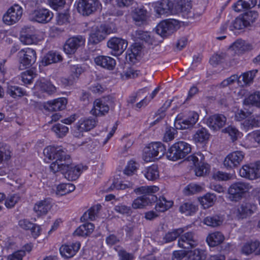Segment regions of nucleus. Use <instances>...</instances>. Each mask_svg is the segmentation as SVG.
Returning a JSON list of instances; mask_svg holds the SVG:
<instances>
[{"label": "nucleus", "instance_id": "25", "mask_svg": "<svg viewBox=\"0 0 260 260\" xmlns=\"http://www.w3.org/2000/svg\"><path fill=\"white\" fill-rule=\"evenodd\" d=\"M155 12L159 16L173 15L175 12L173 10V4L169 0H161L154 4Z\"/></svg>", "mask_w": 260, "mask_h": 260}, {"label": "nucleus", "instance_id": "35", "mask_svg": "<svg viewBox=\"0 0 260 260\" xmlns=\"http://www.w3.org/2000/svg\"><path fill=\"white\" fill-rule=\"evenodd\" d=\"M210 134L204 127L198 129L192 136V140L196 144L206 143L210 138Z\"/></svg>", "mask_w": 260, "mask_h": 260}, {"label": "nucleus", "instance_id": "14", "mask_svg": "<svg viewBox=\"0 0 260 260\" xmlns=\"http://www.w3.org/2000/svg\"><path fill=\"white\" fill-rule=\"evenodd\" d=\"M97 123V120L91 117L81 118L76 124V129L74 132V136L77 138L82 137V133L92 129L95 127Z\"/></svg>", "mask_w": 260, "mask_h": 260}, {"label": "nucleus", "instance_id": "11", "mask_svg": "<svg viewBox=\"0 0 260 260\" xmlns=\"http://www.w3.org/2000/svg\"><path fill=\"white\" fill-rule=\"evenodd\" d=\"M23 13V8L17 4L10 7L3 16V22L8 25L17 23L21 18Z\"/></svg>", "mask_w": 260, "mask_h": 260}, {"label": "nucleus", "instance_id": "34", "mask_svg": "<svg viewBox=\"0 0 260 260\" xmlns=\"http://www.w3.org/2000/svg\"><path fill=\"white\" fill-rule=\"evenodd\" d=\"M157 200L156 196H143L136 199L133 202L132 207L134 209H141L151 205Z\"/></svg>", "mask_w": 260, "mask_h": 260}, {"label": "nucleus", "instance_id": "48", "mask_svg": "<svg viewBox=\"0 0 260 260\" xmlns=\"http://www.w3.org/2000/svg\"><path fill=\"white\" fill-rule=\"evenodd\" d=\"M259 246V242L258 241H251L245 243L241 249L242 253L245 255H250L254 253L256 255V250Z\"/></svg>", "mask_w": 260, "mask_h": 260}, {"label": "nucleus", "instance_id": "55", "mask_svg": "<svg viewBox=\"0 0 260 260\" xmlns=\"http://www.w3.org/2000/svg\"><path fill=\"white\" fill-rule=\"evenodd\" d=\"M51 129L58 138L64 137L69 132L68 127L60 123L54 125Z\"/></svg>", "mask_w": 260, "mask_h": 260}, {"label": "nucleus", "instance_id": "29", "mask_svg": "<svg viewBox=\"0 0 260 260\" xmlns=\"http://www.w3.org/2000/svg\"><path fill=\"white\" fill-rule=\"evenodd\" d=\"M252 49V45L246 41L238 39L233 43L229 48L232 53L240 55Z\"/></svg>", "mask_w": 260, "mask_h": 260}, {"label": "nucleus", "instance_id": "23", "mask_svg": "<svg viewBox=\"0 0 260 260\" xmlns=\"http://www.w3.org/2000/svg\"><path fill=\"white\" fill-rule=\"evenodd\" d=\"M197 241L194 239V234L192 232L183 233L179 237L178 240V246L179 247L189 249L197 246Z\"/></svg>", "mask_w": 260, "mask_h": 260}, {"label": "nucleus", "instance_id": "49", "mask_svg": "<svg viewBox=\"0 0 260 260\" xmlns=\"http://www.w3.org/2000/svg\"><path fill=\"white\" fill-rule=\"evenodd\" d=\"M243 125L247 129L260 126V115H252L246 119Z\"/></svg>", "mask_w": 260, "mask_h": 260}, {"label": "nucleus", "instance_id": "27", "mask_svg": "<svg viewBox=\"0 0 260 260\" xmlns=\"http://www.w3.org/2000/svg\"><path fill=\"white\" fill-rule=\"evenodd\" d=\"M226 118L222 114H214L210 116L207 120V126L212 130L217 131L226 124Z\"/></svg>", "mask_w": 260, "mask_h": 260}, {"label": "nucleus", "instance_id": "59", "mask_svg": "<svg viewBox=\"0 0 260 260\" xmlns=\"http://www.w3.org/2000/svg\"><path fill=\"white\" fill-rule=\"evenodd\" d=\"M222 133H228L231 137L233 141L236 140L238 138L241 137L242 134L235 127L229 126L222 130Z\"/></svg>", "mask_w": 260, "mask_h": 260}, {"label": "nucleus", "instance_id": "1", "mask_svg": "<svg viewBox=\"0 0 260 260\" xmlns=\"http://www.w3.org/2000/svg\"><path fill=\"white\" fill-rule=\"evenodd\" d=\"M44 161L49 163L51 160H55L50 165V170L53 173L59 170H64L68 167L63 164L64 161L69 160V155L60 146H48L43 151Z\"/></svg>", "mask_w": 260, "mask_h": 260}, {"label": "nucleus", "instance_id": "46", "mask_svg": "<svg viewBox=\"0 0 260 260\" xmlns=\"http://www.w3.org/2000/svg\"><path fill=\"white\" fill-rule=\"evenodd\" d=\"M143 173L145 178L148 180L153 181L159 178L158 167L154 165L146 168Z\"/></svg>", "mask_w": 260, "mask_h": 260}, {"label": "nucleus", "instance_id": "53", "mask_svg": "<svg viewBox=\"0 0 260 260\" xmlns=\"http://www.w3.org/2000/svg\"><path fill=\"white\" fill-rule=\"evenodd\" d=\"M235 84L241 86L242 85V81L240 80V77L237 74L231 75L230 77L224 80L220 84L221 86L226 87L231 86Z\"/></svg>", "mask_w": 260, "mask_h": 260}, {"label": "nucleus", "instance_id": "6", "mask_svg": "<svg viewBox=\"0 0 260 260\" xmlns=\"http://www.w3.org/2000/svg\"><path fill=\"white\" fill-rule=\"evenodd\" d=\"M166 152L165 146L160 142H152L144 148L143 159L146 162L154 161L162 157Z\"/></svg>", "mask_w": 260, "mask_h": 260}, {"label": "nucleus", "instance_id": "61", "mask_svg": "<svg viewBox=\"0 0 260 260\" xmlns=\"http://www.w3.org/2000/svg\"><path fill=\"white\" fill-rule=\"evenodd\" d=\"M213 178L217 181H228L234 179L235 175L222 171H217L213 175Z\"/></svg>", "mask_w": 260, "mask_h": 260}, {"label": "nucleus", "instance_id": "9", "mask_svg": "<svg viewBox=\"0 0 260 260\" xmlns=\"http://www.w3.org/2000/svg\"><path fill=\"white\" fill-rule=\"evenodd\" d=\"M245 157L244 152L240 150L233 151L224 157L222 165L227 170H233L239 167Z\"/></svg>", "mask_w": 260, "mask_h": 260}, {"label": "nucleus", "instance_id": "16", "mask_svg": "<svg viewBox=\"0 0 260 260\" xmlns=\"http://www.w3.org/2000/svg\"><path fill=\"white\" fill-rule=\"evenodd\" d=\"M101 9L102 4L99 0H79L77 5L78 12L83 15H89Z\"/></svg>", "mask_w": 260, "mask_h": 260}, {"label": "nucleus", "instance_id": "4", "mask_svg": "<svg viewBox=\"0 0 260 260\" xmlns=\"http://www.w3.org/2000/svg\"><path fill=\"white\" fill-rule=\"evenodd\" d=\"M257 14L255 12H250L244 15L242 17H238L234 21L228 24H223L221 27V31L224 32L229 27L231 31L240 30L250 25L257 18Z\"/></svg>", "mask_w": 260, "mask_h": 260}, {"label": "nucleus", "instance_id": "24", "mask_svg": "<svg viewBox=\"0 0 260 260\" xmlns=\"http://www.w3.org/2000/svg\"><path fill=\"white\" fill-rule=\"evenodd\" d=\"M34 93L38 97H41V94L46 92L48 94H52L55 92L56 88L49 81L42 79L38 81L34 86Z\"/></svg>", "mask_w": 260, "mask_h": 260}, {"label": "nucleus", "instance_id": "22", "mask_svg": "<svg viewBox=\"0 0 260 260\" xmlns=\"http://www.w3.org/2000/svg\"><path fill=\"white\" fill-rule=\"evenodd\" d=\"M85 41L81 36L69 38L63 46V50L67 54H73L79 47L84 45Z\"/></svg>", "mask_w": 260, "mask_h": 260}, {"label": "nucleus", "instance_id": "42", "mask_svg": "<svg viewBox=\"0 0 260 260\" xmlns=\"http://www.w3.org/2000/svg\"><path fill=\"white\" fill-rule=\"evenodd\" d=\"M75 189V186L72 183H60L56 187L55 193L62 196L68 194Z\"/></svg>", "mask_w": 260, "mask_h": 260}, {"label": "nucleus", "instance_id": "64", "mask_svg": "<svg viewBox=\"0 0 260 260\" xmlns=\"http://www.w3.org/2000/svg\"><path fill=\"white\" fill-rule=\"evenodd\" d=\"M126 79L136 78L143 76L142 72L134 68H129L124 73Z\"/></svg>", "mask_w": 260, "mask_h": 260}, {"label": "nucleus", "instance_id": "51", "mask_svg": "<svg viewBox=\"0 0 260 260\" xmlns=\"http://www.w3.org/2000/svg\"><path fill=\"white\" fill-rule=\"evenodd\" d=\"M197 210V207L190 202L182 204L179 208L180 212L186 215H191L194 214Z\"/></svg>", "mask_w": 260, "mask_h": 260}, {"label": "nucleus", "instance_id": "43", "mask_svg": "<svg viewBox=\"0 0 260 260\" xmlns=\"http://www.w3.org/2000/svg\"><path fill=\"white\" fill-rule=\"evenodd\" d=\"M216 200V197L214 193H207L199 198V201L204 208H208L212 206Z\"/></svg>", "mask_w": 260, "mask_h": 260}, {"label": "nucleus", "instance_id": "8", "mask_svg": "<svg viewBox=\"0 0 260 260\" xmlns=\"http://www.w3.org/2000/svg\"><path fill=\"white\" fill-rule=\"evenodd\" d=\"M112 32L113 29L110 24H102L93 26L89 35V42L92 44H98Z\"/></svg>", "mask_w": 260, "mask_h": 260}, {"label": "nucleus", "instance_id": "58", "mask_svg": "<svg viewBox=\"0 0 260 260\" xmlns=\"http://www.w3.org/2000/svg\"><path fill=\"white\" fill-rule=\"evenodd\" d=\"M36 76V72L30 69L23 72L21 74V81L24 84H30L31 83L32 80Z\"/></svg>", "mask_w": 260, "mask_h": 260}, {"label": "nucleus", "instance_id": "44", "mask_svg": "<svg viewBox=\"0 0 260 260\" xmlns=\"http://www.w3.org/2000/svg\"><path fill=\"white\" fill-rule=\"evenodd\" d=\"M224 221V218L222 216L214 215L207 216L204 219L203 223L210 226L217 227L221 225Z\"/></svg>", "mask_w": 260, "mask_h": 260}, {"label": "nucleus", "instance_id": "5", "mask_svg": "<svg viewBox=\"0 0 260 260\" xmlns=\"http://www.w3.org/2000/svg\"><path fill=\"white\" fill-rule=\"evenodd\" d=\"M199 114L194 111L181 113L176 116L174 126L176 129H186L192 128L198 121Z\"/></svg>", "mask_w": 260, "mask_h": 260}, {"label": "nucleus", "instance_id": "7", "mask_svg": "<svg viewBox=\"0 0 260 260\" xmlns=\"http://www.w3.org/2000/svg\"><path fill=\"white\" fill-rule=\"evenodd\" d=\"M205 157L201 153H194L187 157V160L194 167V172L197 176H203L208 173L210 166L205 162Z\"/></svg>", "mask_w": 260, "mask_h": 260}, {"label": "nucleus", "instance_id": "12", "mask_svg": "<svg viewBox=\"0 0 260 260\" xmlns=\"http://www.w3.org/2000/svg\"><path fill=\"white\" fill-rule=\"evenodd\" d=\"M239 173L241 177L250 180L259 178L260 160L243 165Z\"/></svg>", "mask_w": 260, "mask_h": 260}, {"label": "nucleus", "instance_id": "63", "mask_svg": "<svg viewBox=\"0 0 260 260\" xmlns=\"http://www.w3.org/2000/svg\"><path fill=\"white\" fill-rule=\"evenodd\" d=\"M146 11L144 9H137L133 14V18L136 22L144 21L146 20Z\"/></svg>", "mask_w": 260, "mask_h": 260}, {"label": "nucleus", "instance_id": "2", "mask_svg": "<svg viewBox=\"0 0 260 260\" xmlns=\"http://www.w3.org/2000/svg\"><path fill=\"white\" fill-rule=\"evenodd\" d=\"M191 146L188 143L179 141L174 143L168 149L166 157L172 161H177L185 157L191 151Z\"/></svg>", "mask_w": 260, "mask_h": 260}, {"label": "nucleus", "instance_id": "37", "mask_svg": "<svg viewBox=\"0 0 260 260\" xmlns=\"http://www.w3.org/2000/svg\"><path fill=\"white\" fill-rule=\"evenodd\" d=\"M224 235L219 232H215L209 234L206 238V241L210 247H215L224 240Z\"/></svg>", "mask_w": 260, "mask_h": 260}, {"label": "nucleus", "instance_id": "39", "mask_svg": "<svg viewBox=\"0 0 260 260\" xmlns=\"http://www.w3.org/2000/svg\"><path fill=\"white\" fill-rule=\"evenodd\" d=\"M62 60V57L58 53L49 52L42 59L40 66H46L50 64L59 62Z\"/></svg>", "mask_w": 260, "mask_h": 260}, {"label": "nucleus", "instance_id": "50", "mask_svg": "<svg viewBox=\"0 0 260 260\" xmlns=\"http://www.w3.org/2000/svg\"><path fill=\"white\" fill-rule=\"evenodd\" d=\"M257 73V70H252L245 72L239 77L242 78V85L241 86L250 85L253 82V79Z\"/></svg>", "mask_w": 260, "mask_h": 260}, {"label": "nucleus", "instance_id": "30", "mask_svg": "<svg viewBox=\"0 0 260 260\" xmlns=\"http://www.w3.org/2000/svg\"><path fill=\"white\" fill-rule=\"evenodd\" d=\"M84 71L85 69L79 64L71 66L70 67L69 76L68 78L62 79L61 82L65 85H72Z\"/></svg>", "mask_w": 260, "mask_h": 260}, {"label": "nucleus", "instance_id": "41", "mask_svg": "<svg viewBox=\"0 0 260 260\" xmlns=\"http://www.w3.org/2000/svg\"><path fill=\"white\" fill-rule=\"evenodd\" d=\"M256 4V0H239L233 6V9L236 12H239L251 9Z\"/></svg>", "mask_w": 260, "mask_h": 260}, {"label": "nucleus", "instance_id": "31", "mask_svg": "<svg viewBox=\"0 0 260 260\" xmlns=\"http://www.w3.org/2000/svg\"><path fill=\"white\" fill-rule=\"evenodd\" d=\"M95 64L105 69L112 71L114 69L116 61L113 58L105 55H99L94 58Z\"/></svg>", "mask_w": 260, "mask_h": 260}, {"label": "nucleus", "instance_id": "19", "mask_svg": "<svg viewBox=\"0 0 260 260\" xmlns=\"http://www.w3.org/2000/svg\"><path fill=\"white\" fill-rule=\"evenodd\" d=\"M128 43L126 40L117 37L111 38L107 42V46L113 52V55H120L126 49Z\"/></svg>", "mask_w": 260, "mask_h": 260}, {"label": "nucleus", "instance_id": "13", "mask_svg": "<svg viewBox=\"0 0 260 260\" xmlns=\"http://www.w3.org/2000/svg\"><path fill=\"white\" fill-rule=\"evenodd\" d=\"M180 27V22L176 19H167L160 22L156 27V31L161 37H166Z\"/></svg>", "mask_w": 260, "mask_h": 260}, {"label": "nucleus", "instance_id": "3", "mask_svg": "<svg viewBox=\"0 0 260 260\" xmlns=\"http://www.w3.org/2000/svg\"><path fill=\"white\" fill-rule=\"evenodd\" d=\"M251 186L245 182H237L232 184L228 189L226 198L232 202H239L249 193Z\"/></svg>", "mask_w": 260, "mask_h": 260}, {"label": "nucleus", "instance_id": "60", "mask_svg": "<svg viewBox=\"0 0 260 260\" xmlns=\"http://www.w3.org/2000/svg\"><path fill=\"white\" fill-rule=\"evenodd\" d=\"M205 251L199 248H197L193 251H190L189 254L191 260H204L206 258Z\"/></svg>", "mask_w": 260, "mask_h": 260}, {"label": "nucleus", "instance_id": "20", "mask_svg": "<svg viewBox=\"0 0 260 260\" xmlns=\"http://www.w3.org/2000/svg\"><path fill=\"white\" fill-rule=\"evenodd\" d=\"M52 200L45 198L35 203L33 211L38 217H42L46 215L52 208Z\"/></svg>", "mask_w": 260, "mask_h": 260}, {"label": "nucleus", "instance_id": "56", "mask_svg": "<svg viewBox=\"0 0 260 260\" xmlns=\"http://www.w3.org/2000/svg\"><path fill=\"white\" fill-rule=\"evenodd\" d=\"M242 145L246 148L257 147L256 142L253 132L247 135L243 140Z\"/></svg>", "mask_w": 260, "mask_h": 260}, {"label": "nucleus", "instance_id": "40", "mask_svg": "<svg viewBox=\"0 0 260 260\" xmlns=\"http://www.w3.org/2000/svg\"><path fill=\"white\" fill-rule=\"evenodd\" d=\"M177 8L184 17L188 18L192 9L191 0H180Z\"/></svg>", "mask_w": 260, "mask_h": 260}, {"label": "nucleus", "instance_id": "26", "mask_svg": "<svg viewBox=\"0 0 260 260\" xmlns=\"http://www.w3.org/2000/svg\"><path fill=\"white\" fill-rule=\"evenodd\" d=\"M81 244L79 242L64 244L59 248V252L62 257L70 258L73 257L79 251Z\"/></svg>", "mask_w": 260, "mask_h": 260}, {"label": "nucleus", "instance_id": "47", "mask_svg": "<svg viewBox=\"0 0 260 260\" xmlns=\"http://www.w3.org/2000/svg\"><path fill=\"white\" fill-rule=\"evenodd\" d=\"M159 190V188L157 186H144L135 189V192L139 194H144V196L150 197L154 196L153 194L158 192Z\"/></svg>", "mask_w": 260, "mask_h": 260}, {"label": "nucleus", "instance_id": "17", "mask_svg": "<svg viewBox=\"0 0 260 260\" xmlns=\"http://www.w3.org/2000/svg\"><path fill=\"white\" fill-rule=\"evenodd\" d=\"M53 17V13L43 7L37 8L29 14V18L31 21L44 24L50 22Z\"/></svg>", "mask_w": 260, "mask_h": 260}, {"label": "nucleus", "instance_id": "54", "mask_svg": "<svg viewBox=\"0 0 260 260\" xmlns=\"http://www.w3.org/2000/svg\"><path fill=\"white\" fill-rule=\"evenodd\" d=\"M184 232L183 228H179L175 229L172 231L168 232L165 236L164 239L166 243H168L175 240L177 237H179L181 234Z\"/></svg>", "mask_w": 260, "mask_h": 260}, {"label": "nucleus", "instance_id": "15", "mask_svg": "<svg viewBox=\"0 0 260 260\" xmlns=\"http://www.w3.org/2000/svg\"><path fill=\"white\" fill-rule=\"evenodd\" d=\"M20 68L24 69L33 64L37 60L36 51L30 48H26L18 52Z\"/></svg>", "mask_w": 260, "mask_h": 260}, {"label": "nucleus", "instance_id": "52", "mask_svg": "<svg viewBox=\"0 0 260 260\" xmlns=\"http://www.w3.org/2000/svg\"><path fill=\"white\" fill-rule=\"evenodd\" d=\"M173 204L172 201H167L164 197L159 199L155 206V209L158 212H165L170 208Z\"/></svg>", "mask_w": 260, "mask_h": 260}, {"label": "nucleus", "instance_id": "45", "mask_svg": "<svg viewBox=\"0 0 260 260\" xmlns=\"http://www.w3.org/2000/svg\"><path fill=\"white\" fill-rule=\"evenodd\" d=\"M7 93L13 98L21 97L26 95V92L23 89L16 85H12L8 83L7 89Z\"/></svg>", "mask_w": 260, "mask_h": 260}, {"label": "nucleus", "instance_id": "33", "mask_svg": "<svg viewBox=\"0 0 260 260\" xmlns=\"http://www.w3.org/2000/svg\"><path fill=\"white\" fill-rule=\"evenodd\" d=\"M11 152L6 145L0 143V167L9 168L11 163Z\"/></svg>", "mask_w": 260, "mask_h": 260}, {"label": "nucleus", "instance_id": "10", "mask_svg": "<svg viewBox=\"0 0 260 260\" xmlns=\"http://www.w3.org/2000/svg\"><path fill=\"white\" fill-rule=\"evenodd\" d=\"M63 164L67 165V167L64 170H59L62 174H64L66 178L69 180H75L77 179L81 174L87 169V166L83 164L75 165L72 163V160L69 155V160L64 161Z\"/></svg>", "mask_w": 260, "mask_h": 260}, {"label": "nucleus", "instance_id": "32", "mask_svg": "<svg viewBox=\"0 0 260 260\" xmlns=\"http://www.w3.org/2000/svg\"><path fill=\"white\" fill-rule=\"evenodd\" d=\"M68 103L67 99L65 98H59L53 100L48 101L44 105V108L52 111L62 110L66 108Z\"/></svg>", "mask_w": 260, "mask_h": 260}, {"label": "nucleus", "instance_id": "21", "mask_svg": "<svg viewBox=\"0 0 260 260\" xmlns=\"http://www.w3.org/2000/svg\"><path fill=\"white\" fill-rule=\"evenodd\" d=\"M43 34L34 29H29L20 37L21 42L24 45L37 44L43 39Z\"/></svg>", "mask_w": 260, "mask_h": 260}, {"label": "nucleus", "instance_id": "28", "mask_svg": "<svg viewBox=\"0 0 260 260\" xmlns=\"http://www.w3.org/2000/svg\"><path fill=\"white\" fill-rule=\"evenodd\" d=\"M109 111L108 104L101 99L95 100L93 104V107L90 113L95 117H101L107 114Z\"/></svg>", "mask_w": 260, "mask_h": 260}, {"label": "nucleus", "instance_id": "18", "mask_svg": "<svg viewBox=\"0 0 260 260\" xmlns=\"http://www.w3.org/2000/svg\"><path fill=\"white\" fill-rule=\"evenodd\" d=\"M255 205L242 203L239 206L234 208L231 211V215L235 218H244L251 215L255 209Z\"/></svg>", "mask_w": 260, "mask_h": 260}, {"label": "nucleus", "instance_id": "57", "mask_svg": "<svg viewBox=\"0 0 260 260\" xmlns=\"http://www.w3.org/2000/svg\"><path fill=\"white\" fill-rule=\"evenodd\" d=\"M203 186L196 183L188 184L184 189V193L186 195H190L201 192L203 190Z\"/></svg>", "mask_w": 260, "mask_h": 260}, {"label": "nucleus", "instance_id": "62", "mask_svg": "<svg viewBox=\"0 0 260 260\" xmlns=\"http://www.w3.org/2000/svg\"><path fill=\"white\" fill-rule=\"evenodd\" d=\"M228 59V56L225 53H216L210 58V62L212 65L215 66Z\"/></svg>", "mask_w": 260, "mask_h": 260}, {"label": "nucleus", "instance_id": "36", "mask_svg": "<svg viewBox=\"0 0 260 260\" xmlns=\"http://www.w3.org/2000/svg\"><path fill=\"white\" fill-rule=\"evenodd\" d=\"M244 106H252L260 108V91L250 93L243 100Z\"/></svg>", "mask_w": 260, "mask_h": 260}, {"label": "nucleus", "instance_id": "38", "mask_svg": "<svg viewBox=\"0 0 260 260\" xmlns=\"http://www.w3.org/2000/svg\"><path fill=\"white\" fill-rule=\"evenodd\" d=\"M94 226L91 223H86L80 225L74 231L73 235L78 237H87L94 231Z\"/></svg>", "mask_w": 260, "mask_h": 260}]
</instances>
